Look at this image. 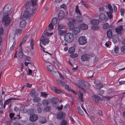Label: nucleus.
Returning <instances> with one entry per match:
<instances>
[{
  "mask_svg": "<svg viewBox=\"0 0 125 125\" xmlns=\"http://www.w3.org/2000/svg\"><path fill=\"white\" fill-rule=\"evenodd\" d=\"M121 51L123 52H125V46H122L121 48Z\"/></svg>",
  "mask_w": 125,
  "mask_h": 125,
  "instance_id": "nucleus-59",
  "label": "nucleus"
},
{
  "mask_svg": "<svg viewBox=\"0 0 125 125\" xmlns=\"http://www.w3.org/2000/svg\"><path fill=\"white\" fill-rule=\"evenodd\" d=\"M40 96L41 97H43L45 98H46L48 96V94L44 92H40Z\"/></svg>",
  "mask_w": 125,
  "mask_h": 125,
  "instance_id": "nucleus-41",
  "label": "nucleus"
},
{
  "mask_svg": "<svg viewBox=\"0 0 125 125\" xmlns=\"http://www.w3.org/2000/svg\"><path fill=\"white\" fill-rule=\"evenodd\" d=\"M51 100L52 103L56 104L58 102L59 99L57 98L53 97L51 99Z\"/></svg>",
  "mask_w": 125,
  "mask_h": 125,
  "instance_id": "nucleus-28",
  "label": "nucleus"
},
{
  "mask_svg": "<svg viewBox=\"0 0 125 125\" xmlns=\"http://www.w3.org/2000/svg\"><path fill=\"white\" fill-rule=\"evenodd\" d=\"M108 8L109 9V11L111 12H113V10L112 7L111 5L110 4H109L108 5Z\"/></svg>",
  "mask_w": 125,
  "mask_h": 125,
  "instance_id": "nucleus-52",
  "label": "nucleus"
},
{
  "mask_svg": "<svg viewBox=\"0 0 125 125\" xmlns=\"http://www.w3.org/2000/svg\"><path fill=\"white\" fill-rule=\"evenodd\" d=\"M99 21L102 22L104 20L105 18V15L103 13H100L99 15Z\"/></svg>",
  "mask_w": 125,
  "mask_h": 125,
  "instance_id": "nucleus-13",
  "label": "nucleus"
},
{
  "mask_svg": "<svg viewBox=\"0 0 125 125\" xmlns=\"http://www.w3.org/2000/svg\"><path fill=\"white\" fill-rule=\"evenodd\" d=\"M78 42L80 44L84 45L87 42V39L85 36H81L79 38Z\"/></svg>",
  "mask_w": 125,
  "mask_h": 125,
  "instance_id": "nucleus-5",
  "label": "nucleus"
},
{
  "mask_svg": "<svg viewBox=\"0 0 125 125\" xmlns=\"http://www.w3.org/2000/svg\"><path fill=\"white\" fill-rule=\"evenodd\" d=\"M75 11L76 13L77 14L81 15L80 12L78 8V7L77 5H76V6Z\"/></svg>",
  "mask_w": 125,
  "mask_h": 125,
  "instance_id": "nucleus-45",
  "label": "nucleus"
},
{
  "mask_svg": "<svg viewBox=\"0 0 125 125\" xmlns=\"http://www.w3.org/2000/svg\"><path fill=\"white\" fill-rule=\"evenodd\" d=\"M64 27L63 24H59L58 26V30H62L63 29Z\"/></svg>",
  "mask_w": 125,
  "mask_h": 125,
  "instance_id": "nucleus-37",
  "label": "nucleus"
},
{
  "mask_svg": "<svg viewBox=\"0 0 125 125\" xmlns=\"http://www.w3.org/2000/svg\"><path fill=\"white\" fill-rule=\"evenodd\" d=\"M90 87V84L87 82H85L84 83V85H83V87L85 88L87 90L89 89Z\"/></svg>",
  "mask_w": 125,
  "mask_h": 125,
  "instance_id": "nucleus-44",
  "label": "nucleus"
},
{
  "mask_svg": "<svg viewBox=\"0 0 125 125\" xmlns=\"http://www.w3.org/2000/svg\"><path fill=\"white\" fill-rule=\"evenodd\" d=\"M125 10L123 9H121L120 10V11L121 13V14L122 15H123L124 13Z\"/></svg>",
  "mask_w": 125,
  "mask_h": 125,
  "instance_id": "nucleus-61",
  "label": "nucleus"
},
{
  "mask_svg": "<svg viewBox=\"0 0 125 125\" xmlns=\"http://www.w3.org/2000/svg\"><path fill=\"white\" fill-rule=\"evenodd\" d=\"M92 99L95 101V103H97L98 102L99 100L101 99L98 95H94L92 97Z\"/></svg>",
  "mask_w": 125,
  "mask_h": 125,
  "instance_id": "nucleus-20",
  "label": "nucleus"
},
{
  "mask_svg": "<svg viewBox=\"0 0 125 125\" xmlns=\"http://www.w3.org/2000/svg\"><path fill=\"white\" fill-rule=\"evenodd\" d=\"M8 14L7 12L4 13V16L2 19V21L4 22V24L5 26H8L11 21V18L8 16Z\"/></svg>",
  "mask_w": 125,
  "mask_h": 125,
  "instance_id": "nucleus-1",
  "label": "nucleus"
},
{
  "mask_svg": "<svg viewBox=\"0 0 125 125\" xmlns=\"http://www.w3.org/2000/svg\"><path fill=\"white\" fill-rule=\"evenodd\" d=\"M80 27L81 29L82 30H87L88 28L87 25L84 23H82L80 25Z\"/></svg>",
  "mask_w": 125,
  "mask_h": 125,
  "instance_id": "nucleus-23",
  "label": "nucleus"
},
{
  "mask_svg": "<svg viewBox=\"0 0 125 125\" xmlns=\"http://www.w3.org/2000/svg\"><path fill=\"white\" fill-rule=\"evenodd\" d=\"M104 90L102 89H100L99 90L98 92V93L100 95H101L104 93Z\"/></svg>",
  "mask_w": 125,
  "mask_h": 125,
  "instance_id": "nucleus-57",
  "label": "nucleus"
},
{
  "mask_svg": "<svg viewBox=\"0 0 125 125\" xmlns=\"http://www.w3.org/2000/svg\"><path fill=\"white\" fill-rule=\"evenodd\" d=\"M16 99L15 98H9L7 100H6L5 101V102L4 104V108H5V105L7 104H9L11 103V101L12 100H15Z\"/></svg>",
  "mask_w": 125,
  "mask_h": 125,
  "instance_id": "nucleus-21",
  "label": "nucleus"
},
{
  "mask_svg": "<svg viewBox=\"0 0 125 125\" xmlns=\"http://www.w3.org/2000/svg\"><path fill=\"white\" fill-rule=\"evenodd\" d=\"M113 41L114 42L116 43L119 40V38L118 35L117 34L113 35L112 37Z\"/></svg>",
  "mask_w": 125,
  "mask_h": 125,
  "instance_id": "nucleus-17",
  "label": "nucleus"
},
{
  "mask_svg": "<svg viewBox=\"0 0 125 125\" xmlns=\"http://www.w3.org/2000/svg\"><path fill=\"white\" fill-rule=\"evenodd\" d=\"M41 43H42L44 45L48 44L49 42V40L47 38H45L44 36H42L40 40Z\"/></svg>",
  "mask_w": 125,
  "mask_h": 125,
  "instance_id": "nucleus-7",
  "label": "nucleus"
},
{
  "mask_svg": "<svg viewBox=\"0 0 125 125\" xmlns=\"http://www.w3.org/2000/svg\"><path fill=\"white\" fill-rule=\"evenodd\" d=\"M60 125H68L67 121L65 120H63L61 121Z\"/></svg>",
  "mask_w": 125,
  "mask_h": 125,
  "instance_id": "nucleus-48",
  "label": "nucleus"
},
{
  "mask_svg": "<svg viewBox=\"0 0 125 125\" xmlns=\"http://www.w3.org/2000/svg\"><path fill=\"white\" fill-rule=\"evenodd\" d=\"M51 106H48L45 107L44 109V111L47 112L49 111L51 109Z\"/></svg>",
  "mask_w": 125,
  "mask_h": 125,
  "instance_id": "nucleus-47",
  "label": "nucleus"
},
{
  "mask_svg": "<svg viewBox=\"0 0 125 125\" xmlns=\"http://www.w3.org/2000/svg\"><path fill=\"white\" fill-rule=\"evenodd\" d=\"M90 56L88 54H85L82 55L81 57V60L83 61L88 60L90 58Z\"/></svg>",
  "mask_w": 125,
  "mask_h": 125,
  "instance_id": "nucleus-11",
  "label": "nucleus"
},
{
  "mask_svg": "<svg viewBox=\"0 0 125 125\" xmlns=\"http://www.w3.org/2000/svg\"><path fill=\"white\" fill-rule=\"evenodd\" d=\"M15 9H11V11L8 12H7L8 14V16H12L14 13V11Z\"/></svg>",
  "mask_w": 125,
  "mask_h": 125,
  "instance_id": "nucleus-32",
  "label": "nucleus"
},
{
  "mask_svg": "<svg viewBox=\"0 0 125 125\" xmlns=\"http://www.w3.org/2000/svg\"><path fill=\"white\" fill-rule=\"evenodd\" d=\"M37 110L38 112L39 113H40L42 111V108L41 107H39L38 108Z\"/></svg>",
  "mask_w": 125,
  "mask_h": 125,
  "instance_id": "nucleus-63",
  "label": "nucleus"
},
{
  "mask_svg": "<svg viewBox=\"0 0 125 125\" xmlns=\"http://www.w3.org/2000/svg\"><path fill=\"white\" fill-rule=\"evenodd\" d=\"M52 89V90L56 93L61 94L62 92V91L55 87L53 86Z\"/></svg>",
  "mask_w": 125,
  "mask_h": 125,
  "instance_id": "nucleus-25",
  "label": "nucleus"
},
{
  "mask_svg": "<svg viewBox=\"0 0 125 125\" xmlns=\"http://www.w3.org/2000/svg\"><path fill=\"white\" fill-rule=\"evenodd\" d=\"M103 86L102 84L101 83L97 84L96 85V87L98 89L101 88L103 87Z\"/></svg>",
  "mask_w": 125,
  "mask_h": 125,
  "instance_id": "nucleus-51",
  "label": "nucleus"
},
{
  "mask_svg": "<svg viewBox=\"0 0 125 125\" xmlns=\"http://www.w3.org/2000/svg\"><path fill=\"white\" fill-rule=\"evenodd\" d=\"M119 47L118 46H116L115 47L114 49L115 52L116 53H118L119 51Z\"/></svg>",
  "mask_w": 125,
  "mask_h": 125,
  "instance_id": "nucleus-54",
  "label": "nucleus"
},
{
  "mask_svg": "<svg viewBox=\"0 0 125 125\" xmlns=\"http://www.w3.org/2000/svg\"><path fill=\"white\" fill-rule=\"evenodd\" d=\"M50 56L47 54H43L42 57L43 59L46 63H48V60L50 59Z\"/></svg>",
  "mask_w": 125,
  "mask_h": 125,
  "instance_id": "nucleus-19",
  "label": "nucleus"
},
{
  "mask_svg": "<svg viewBox=\"0 0 125 125\" xmlns=\"http://www.w3.org/2000/svg\"><path fill=\"white\" fill-rule=\"evenodd\" d=\"M32 6L31 3L30 2H26V3L24 4V6L26 8L28 9L30 8V12L32 14V13L31 12V6Z\"/></svg>",
  "mask_w": 125,
  "mask_h": 125,
  "instance_id": "nucleus-14",
  "label": "nucleus"
},
{
  "mask_svg": "<svg viewBox=\"0 0 125 125\" xmlns=\"http://www.w3.org/2000/svg\"><path fill=\"white\" fill-rule=\"evenodd\" d=\"M38 119V116L36 114L31 115L29 117L30 121L32 122L36 121Z\"/></svg>",
  "mask_w": 125,
  "mask_h": 125,
  "instance_id": "nucleus-8",
  "label": "nucleus"
},
{
  "mask_svg": "<svg viewBox=\"0 0 125 125\" xmlns=\"http://www.w3.org/2000/svg\"><path fill=\"white\" fill-rule=\"evenodd\" d=\"M109 26V24L108 23H106L103 24V28L104 29H107Z\"/></svg>",
  "mask_w": 125,
  "mask_h": 125,
  "instance_id": "nucleus-43",
  "label": "nucleus"
},
{
  "mask_svg": "<svg viewBox=\"0 0 125 125\" xmlns=\"http://www.w3.org/2000/svg\"><path fill=\"white\" fill-rule=\"evenodd\" d=\"M47 68L48 71L51 72L53 71L54 67L52 65H50L47 66Z\"/></svg>",
  "mask_w": 125,
  "mask_h": 125,
  "instance_id": "nucleus-26",
  "label": "nucleus"
},
{
  "mask_svg": "<svg viewBox=\"0 0 125 125\" xmlns=\"http://www.w3.org/2000/svg\"><path fill=\"white\" fill-rule=\"evenodd\" d=\"M58 34L60 36L63 35L66 32L65 30H58Z\"/></svg>",
  "mask_w": 125,
  "mask_h": 125,
  "instance_id": "nucleus-38",
  "label": "nucleus"
},
{
  "mask_svg": "<svg viewBox=\"0 0 125 125\" xmlns=\"http://www.w3.org/2000/svg\"><path fill=\"white\" fill-rule=\"evenodd\" d=\"M65 113L62 112H60L58 113L57 115V118L58 119H61L63 117H64Z\"/></svg>",
  "mask_w": 125,
  "mask_h": 125,
  "instance_id": "nucleus-16",
  "label": "nucleus"
},
{
  "mask_svg": "<svg viewBox=\"0 0 125 125\" xmlns=\"http://www.w3.org/2000/svg\"><path fill=\"white\" fill-rule=\"evenodd\" d=\"M32 70L30 69H29L28 73H27V74L28 75H31L32 74Z\"/></svg>",
  "mask_w": 125,
  "mask_h": 125,
  "instance_id": "nucleus-64",
  "label": "nucleus"
},
{
  "mask_svg": "<svg viewBox=\"0 0 125 125\" xmlns=\"http://www.w3.org/2000/svg\"><path fill=\"white\" fill-rule=\"evenodd\" d=\"M57 81L58 84L61 86H63L65 85V83L61 80H57Z\"/></svg>",
  "mask_w": 125,
  "mask_h": 125,
  "instance_id": "nucleus-35",
  "label": "nucleus"
},
{
  "mask_svg": "<svg viewBox=\"0 0 125 125\" xmlns=\"http://www.w3.org/2000/svg\"><path fill=\"white\" fill-rule=\"evenodd\" d=\"M112 12H107V15L109 18L110 19H111L113 18V16L112 14Z\"/></svg>",
  "mask_w": 125,
  "mask_h": 125,
  "instance_id": "nucleus-50",
  "label": "nucleus"
},
{
  "mask_svg": "<svg viewBox=\"0 0 125 125\" xmlns=\"http://www.w3.org/2000/svg\"><path fill=\"white\" fill-rule=\"evenodd\" d=\"M26 25V22L25 20H23L20 22V26L21 28L25 27Z\"/></svg>",
  "mask_w": 125,
  "mask_h": 125,
  "instance_id": "nucleus-27",
  "label": "nucleus"
},
{
  "mask_svg": "<svg viewBox=\"0 0 125 125\" xmlns=\"http://www.w3.org/2000/svg\"><path fill=\"white\" fill-rule=\"evenodd\" d=\"M79 84L78 85V88L79 89V91H82L83 92H84L85 90L82 88V86L83 87L84 85V82L83 80H80L79 81Z\"/></svg>",
  "mask_w": 125,
  "mask_h": 125,
  "instance_id": "nucleus-6",
  "label": "nucleus"
},
{
  "mask_svg": "<svg viewBox=\"0 0 125 125\" xmlns=\"http://www.w3.org/2000/svg\"><path fill=\"white\" fill-rule=\"evenodd\" d=\"M99 21L97 19L93 20L90 21L91 24L93 25H97L99 24Z\"/></svg>",
  "mask_w": 125,
  "mask_h": 125,
  "instance_id": "nucleus-24",
  "label": "nucleus"
},
{
  "mask_svg": "<svg viewBox=\"0 0 125 125\" xmlns=\"http://www.w3.org/2000/svg\"><path fill=\"white\" fill-rule=\"evenodd\" d=\"M60 7L61 8H63L65 9H66V6L65 4L63 3L60 6Z\"/></svg>",
  "mask_w": 125,
  "mask_h": 125,
  "instance_id": "nucleus-60",
  "label": "nucleus"
},
{
  "mask_svg": "<svg viewBox=\"0 0 125 125\" xmlns=\"http://www.w3.org/2000/svg\"><path fill=\"white\" fill-rule=\"evenodd\" d=\"M34 14L31 13L30 12V10H26L24 12L23 16L25 18H29L31 16V14Z\"/></svg>",
  "mask_w": 125,
  "mask_h": 125,
  "instance_id": "nucleus-12",
  "label": "nucleus"
},
{
  "mask_svg": "<svg viewBox=\"0 0 125 125\" xmlns=\"http://www.w3.org/2000/svg\"><path fill=\"white\" fill-rule=\"evenodd\" d=\"M83 94L80 91V93L79 94H78V96L79 97V98L80 99L81 101V102H83Z\"/></svg>",
  "mask_w": 125,
  "mask_h": 125,
  "instance_id": "nucleus-39",
  "label": "nucleus"
},
{
  "mask_svg": "<svg viewBox=\"0 0 125 125\" xmlns=\"http://www.w3.org/2000/svg\"><path fill=\"white\" fill-rule=\"evenodd\" d=\"M12 6L9 4H8L4 6V13L9 11L12 9Z\"/></svg>",
  "mask_w": 125,
  "mask_h": 125,
  "instance_id": "nucleus-9",
  "label": "nucleus"
},
{
  "mask_svg": "<svg viewBox=\"0 0 125 125\" xmlns=\"http://www.w3.org/2000/svg\"><path fill=\"white\" fill-rule=\"evenodd\" d=\"M65 88L66 89H68V90L69 91H71V89L69 87V86L67 85H66L65 86Z\"/></svg>",
  "mask_w": 125,
  "mask_h": 125,
  "instance_id": "nucleus-58",
  "label": "nucleus"
},
{
  "mask_svg": "<svg viewBox=\"0 0 125 125\" xmlns=\"http://www.w3.org/2000/svg\"><path fill=\"white\" fill-rule=\"evenodd\" d=\"M72 31V32L74 35H76L79 34L80 29L79 27H74Z\"/></svg>",
  "mask_w": 125,
  "mask_h": 125,
  "instance_id": "nucleus-10",
  "label": "nucleus"
},
{
  "mask_svg": "<svg viewBox=\"0 0 125 125\" xmlns=\"http://www.w3.org/2000/svg\"><path fill=\"white\" fill-rule=\"evenodd\" d=\"M36 93V91L35 90H32L31 92L30 93L32 96H35Z\"/></svg>",
  "mask_w": 125,
  "mask_h": 125,
  "instance_id": "nucleus-55",
  "label": "nucleus"
},
{
  "mask_svg": "<svg viewBox=\"0 0 125 125\" xmlns=\"http://www.w3.org/2000/svg\"><path fill=\"white\" fill-rule=\"evenodd\" d=\"M107 37L109 39L111 38L112 37V32L110 30H108L107 31Z\"/></svg>",
  "mask_w": 125,
  "mask_h": 125,
  "instance_id": "nucleus-30",
  "label": "nucleus"
},
{
  "mask_svg": "<svg viewBox=\"0 0 125 125\" xmlns=\"http://www.w3.org/2000/svg\"><path fill=\"white\" fill-rule=\"evenodd\" d=\"M39 122L41 124L45 123L47 121L46 118L43 117H40L39 118Z\"/></svg>",
  "mask_w": 125,
  "mask_h": 125,
  "instance_id": "nucleus-22",
  "label": "nucleus"
},
{
  "mask_svg": "<svg viewBox=\"0 0 125 125\" xmlns=\"http://www.w3.org/2000/svg\"><path fill=\"white\" fill-rule=\"evenodd\" d=\"M123 29L122 25H120L115 29V31L117 33L119 34H121L122 33Z\"/></svg>",
  "mask_w": 125,
  "mask_h": 125,
  "instance_id": "nucleus-15",
  "label": "nucleus"
},
{
  "mask_svg": "<svg viewBox=\"0 0 125 125\" xmlns=\"http://www.w3.org/2000/svg\"><path fill=\"white\" fill-rule=\"evenodd\" d=\"M15 113H11L10 114L9 116L10 119H12Z\"/></svg>",
  "mask_w": 125,
  "mask_h": 125,
  "instance_id": "nucleus-62",
  "label": "nucleus"
},
{
  "mask_svg": "<svg viewBox=\"0 0 125 125\" xmlns=\"http://www.w3.org/2000/svg\"><path fill=\"white\" fill-rule=\"evenodd\" d=\"M32 6H31V12L35 14L37 11L36 9L38 7L37 0H31V2Z\"/></svg>",
  "mask_w": 125,
  "mask_h": 125,
  "instance_id": "nucleus-4",
  "label": "nucleus"
},
{
  "mask_svg": "<svg viewBox=\"0 0 125 125\" xmlns=\"http://www.w3.org/2000/svg\"><path fill=\"white\" fill-rule=\"evenodd\" d=\"M41 100V99L39 97L35 96L33 98V101L34 102L38 103Z\"/></svg>",
  "mask_w": 125,
  "mask_h": 125,
  "instance_id": "nucleus-34",
  "label": "nucleus"
},
{
  "mask_svg": "<svg viewBox=\"0 0 125 125\" xmlns=\"http://www.w3.org/2000/svg\"><path fill=\"white\" fill-rule=\"evenodd\" d=\"M20 110L21 112L23 113H25L27 112V110L25 108L24 106L21 107L20 108Z\"/></svg>",
  "mask_w": 125,
  "mask_h": 125,
  "instance_id": "nucleus-40",
  "label": "nucleus"
},
{
  "mask_svg": "<svg viewBox=\"0 0 125 125\" xmlns=\"http://www.w3.org/2000/svg\"><path fill=\"white\" fill-rule=\"evenodd\" d=\"M43 34L44 35H46L47 36H49L51 35H52L53 34L52 33H49L47 32L44 31L43 33Z\"/></svg>",
  "mask_w": 125,
  "mask_h": 125,
  "instance_id": "nucleus-56",
  "label": "nucleus"
},
{
  "mask_svg": "<svg viewBox=\"0 0 125 125\" xmlns=\"http://www.w3.org/2000/svg\"><path fill=\"white\" fill-rule=\"evenodd\" d=\"M75 51V49L74 47H71L69 48L68 50L69 53L72 54L74 53Z\"/></svg>",
  "mask_w": 125,
  "mask_h": 125,
  "instance_id": "nucleus-33",
  "label": "nucleus"
},
{
  "mask_svg": "<svg viewBox=\"0 0 125 125\" xmlns=\"http://www.w3.org/2000/svg\"><path fill=\"white\" fill-rule=\"evenodd\" d=\"M49 101L46 99H44L42 101V104L44 106H46L49 104Z\"/></svg>",
  "mask_w": 125,
  "mask_h": 125,
  "instance_id": "nucleus-31",
  "label": "nucleus"
},
{
  "mask_svg": "<svg viewBox=\"0 0 125 125\" xmlns=\"http://www.w3.org/2000/svg\"><path fill=\"white\" fill-rule=\"evenodd\" d=\"M58 20L56 18H53L52 20V23L53 25H55L57 23Z\"/></svg>",
  "mask_w": 125,
  "mask_h": 125,
  "instance_id": "nucleus-42",
  "label": "nucleus"
},
{
  "mask_svg": "<svg viewBox=\"0 0 125 125\" xmlns=\"http://www.w3.org/2000/svg\"><path fill=\"white\" fill-rule=\"evenodd\" d=\"M66 20L68 21L67 22L68 29L70 30H72L74 28V25L72 23H75V20L73 18H67Z\"/></svg>",
  "mask_w": 125,
  "mask_h": 125,
  "instance_id": "nucleus-3",
  "label": "nucleus"
},
{
  "mask_svg": "<svg viewBox=\"0 0 125 125\" xmlns=\"http://www.w3.org/2000/svg\"><path fill=\"white\" fill-rule=\"evenodd\" d=\"M78 56V54L77 53L71 54L70 55V56L72 58H74L77 57Z\"/></svg>",
  "mask_w": 125,
  "mask_h": 125,
  "instance_id": "nucleus-49",
  "label": "nucleus"
},
{
  "mask_svg": "<svg viewBox=\"0 0 125 125\" xmlns=\"http://www.w3.org/2000/svg\"><path fill=\"white\" fill-rule=\"evenodd\" d=\"M20 50L21 51H20V52L19 53V56L20 58H22L23 57V52L22 51V47H21L20 48Z\"/></svg>",
  "mask_w": 125,
  "mask_h": 125,
  "instance_id": "nucleus-46",
  "label": "nucleus"
},
{
  "mask_svg": "<svg viewBox=\"0 0 125 125\" xmlns=\"http://www.w3.org/2000/svg\"><path fill=\"white\" fill-rule=\"evenodd\" d=\"M88 75L87 77H92L93 76V72L91 71H88Z\"/></svg>",
  "mask_w": 125,
  "mask_h": 125,
  "instance_id": "nucleus-36",
  "label": "nucleus"
},
{
  "mask_svg": "<svg viewBox=\"0 0 125 125\" xmlns=\"http://www.w3.org/2000/svg\"><path fill=\"white\" fill-rule=\"evenodd\" d=\"M74 39V36L72 33H67L64 36V41L65 42L68 43H70L73 42Z\"/></svg>",
  "mask_w": 125,
  "mask_h": 125,
  "instance_id": "nucleus-2",
  "label": "nucleus"
},
{
  "mask_svg": "<svg viewBox=\"0 0 125 125\" xmlns=\"http://www.w3.org/2000/svg\"><path fill=\"white\" fill-rule=\"evenodd\" d=\"M64 13L63 11L61 10L60 11L58 14V18L59 20H60L63 18L64 16Z\"/></svg>",
  "mask_w": 125,
  "mask_h": 125,
  "instance_id": "nucleus-18",
  "label": "nucleus"
},
{
  "mask_svg": "<svg viewBox=\"0 0 125 125\" xmlns=\"http://www.w3.org/2000/svg\"><path fill=\"white\" fill-rule=\"evenodd\" d=\"M54 25H53L52 23H50L49 25V29L50 30H52L53 28V26Z\"/></svg>",
  "mask_w": 125,
  "mask_h": 125,
  "instance_id": "nucleus-53",
  "label": "nucleus"
},
{
  "mask_svg": "<svg viewBox=\"0 0 125 125\" xmlns=\"http://www.w3.org/2000/svg\"><path fill=\"white\" fill-rule=\"evenodd\" d=\"M75 21H76L78 23H80L83 21V18L82 17L77 16L75 19Z\"/></svg>",
  "mask_w": 125,
  "mask_h": 125,
  "instance_id": "nucleus-29",
  "label": "nucleus"
}]
</instances>
